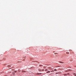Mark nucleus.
I'll list each match as a JSON object with an SVG mask.
<instances>
[{
	"label": "nucleus",
	"instance_id": "11",
	"mask_svg": "<svg viewBox=\"0 0 76 76\" xmlns=\"http://www.w3.org/2000/svg\"><path fill=\"white\" fill-rule=\"evenodd\" d=\"M58 73H59L57 72L56 73V74L57 75V74H58Z\"/></svg>",
	"mask_w": 76,
	"mask_h": 76
},
{
	"label": "nucleus",
	"instance_id": "15",
	"mask_svg": "<svg viewBox=\"0 0 76 76\" xmlns=\"http://www.w3.org/2000/svg\"><path fill=\"white\" fill-rule=\"evenodd\" d=\"M17 72V71H15V72Z\"/></svg>",
	"mask_w": 76,
	"mask_h": 76
},
{
	"label": "nucleus",
	"instance_id": "13",
	"mask_svg": "<svg viewBox=\"0 0 76 76\" xmlns=\"http://www.w3.org/2000/svg\"><path fill=\"white\" fill-rule=\"evenodd\" d=\"M22 72H25V71H22Z\"/></svg>",
	"mask_w": 76,
	"mask_h": 76
},
{
	"label": "nucleus",
	"instance_id": "5",
	"mask_svg": "<svg viewBox=\"0 0 76 76\" xmlns=\"http://www.w3.org/2000/svg\"><path fill=\"white\" fill-rule=\"evenodd\" d=\"M47 73H50V71H48L47 72H46Z\"/></svg>",
	"mask_w": 76,
	"mask_h": 76
},
{
	"label": "nucleus",
	"instance_id": "6",
	"mask_svg": "<svg viewBox=\"0 0 76 76\" xmlns=\"http://www.w3.org/2000/svg\"><path fill=\"white\" fill-rule=\"evenodd\" d=\"M66 54H69V52H66Z\"/></svg>",
	"mask_w": 76,
	"mask_h": 76
},
{
	"label": "nucleus",
	"instance_id": "12",
	"mask_svg": "<svg viewBox=\"0 0 76 76\" xmlns=\"http://www.w3.org/2000/svg\"><path fill=\"white\" fill-rule=\"evenodd\" d=\"M12 74H13V75H15V73H14V72H13V73H12Z\"/></svg>",
	"mask_w": 76,
	"mask_h": 76
},
{
	"label": "nucleus",
	"instance_id": "7",
	"mask_svg": "<svg viewBox=\"0 0 76 76\" xmlns=\"http://www.w3.org/2000/svg\"><path fill=\"white\" fill-rule=\"evenodd\" d=\"M39 72H40V71H41V69H39Z\"/></svg>",
	"mask_w": 76,
	"mask_h": 76
},
{
	"label": "nucleus",
	"instance_id": "2",
	"mask_svg": "<svg viewBox=\"0 0 76 76\" xmlns=\"http://www.w3.org/2000/svg\"><path fill=\"white\" fill-rule=\"evenodd\" d=\"M59 62L60 63H64V62H62L61 61H59Z\"/></svg>",
	"mask_w": 76,
	"mask_h": 76
},
{
	"label": "nucleus",
	"instance_id": "1",
	"mask_svg": "<svg viewBox=\"0 0 76 76\" xmlns=\"http://www.w3.org/2000/svg\"><path fill=\"white\" fill-rule=\"evenodd\" d=\"M48 69L49 70H51V67H49L48 68Z\"/></svg>",
	"mask_w": 76,
	"mask_h": 76
},
{
	"label": "nucleus",
	"instance_id": "4",
	"mask_svg": "<svg viewBox=\"0 0 76 76\" xmlns=\"http://www.w3.org/2000/svg\"><path fill=\"white\" fill-rule=\"evenodd\" d=\"M73 75H74L75 76H76V73H74L73 74Z\"/></svg>",
	"mask_w": 76,
	"mask_h": 76
},
{
	"label": "nucleus",
	"instance_id": "18",
	"mask_svg": "<svg viewBox=\"0 0 76 76\" xmlns=\"http://www.w3.org/2000/svg\"><path fill=\"white\" fill-rule=\"evenodd\" d=\"M51 72H53L52 71H51Z\"/></svg>",
	"mask_w": 76,
	"mask_h": 76
},
{
	"label": "nucleus",
	"instance_id": "14",
	"mask_svg": "<svg viewBox=\"0 0 76 76\" xmlns=\"http://www.w3.org/2000/svg\"><path fill=\"white\" fill-rule=\"evenodd\" d=\"M42 66V65H40V66Z\"/></svg>",
	"mask_w": 76,
	"mask_h": 76
},
{
	"label": "nucleus",
	"instance_id": "10",
	"mask_svg": "<svg viewBox=\"0 0 76 76\" xmlns=\"http://www.w3.org/2000/svg\"><path fill=\"white\" fill-rule=\"evenodd\" d=\"M37 75H41V73L39 74V73H37Z\"/></svg>",
	"mask_w": 76,
	"mask_h": 76
},
{
	"label": "nucleus",
	"instance_id": "19",
	"mask_svg": "<svg viewBox=\"0 0 76 76\" xmlns=\"http://www.w3.org/2000/svg\"><path fill=\"white\" fill-rule=\"evenodd\" d=\"M57 54V53H55V54Z\"/></svg>",
	"mask_w": 76,
	"mask_h": 76
},
{
	"label": "nucleus",
	"instance_id": "8",
	"mask_svg": "<svg viewBox=\"0 0 76 76\" xmlns=\"http://www.w3.org/2000/svg\"><path fill=\"white\" fill-rule=\"evenodd\" d=\"M48 71V69H46L45 70V71Z\"/></svg>",
	"mask_w": 76,
	"mask_h": 76
},
{
	"label": "nucleus",
	"instance_id": "16",
	"mask_svg": "<svg viewBox=\"0 0 76 76\" xmlns=\"http://www.w3.org/2000/svg\"><path fill=\"white\" fill-rule=\"evenodd\" d=\"M70 70V69H69L68 71H69V70Z\"/></svg>",
	"mask_w": 76,
	"mask_h": 76
},
{
	"label": "nucleus",
	"instance_id": "9",
	"mask_svg": "<svg viewBox=\"0 0 76 76\" xmlns=\"http://www.w3.org/2000/svg\"><path fill=\"white\" fill-rule=\"evenodd\" d=\"M8 67H10V65H8Z\"/></svg>",
	"mask_w": 76,
	"mask_h": 76
},
{
	"label": "nucleus",
	"instance_id": "17",
	"mask_svg": "<svg viewBox=\"0 0 76 76\" xmlns=\"http://www.w3.org/2000/svg\"><path fill=\"white\" fill-rule=\"evenodd\" d=\"M52 72H54V71L53 70H52Z\"/></svg>",
	"mask_w": 76,
	"mask_h": 76
},
{
	"label": "nucleus",
	"instance_id": "20",
	"mask_svg": "<svg viewBox=\"0 0 76 76\" xmlns=\"http://www.w3.org/2000/svg\"><path fill=\"white\" fill-rule=\"evenodd\" d=\"M66 72H67V71H66Z\"/></svg>",
	"mask_w": 76,
	"mask_h": 76
},
{
	"label": "nucleus",
	"instance_id": "21",
	"mask_svg": "<svg viewBox=\"0 0 76 76\" xmlns=\"http://www.w3.org/2000/svg\"><path fill=\"white\" fill-rule=\"evenodd\" d=\"M42 71H43V70H42Z\"/></svg>",
	"mask_w": 76,
	"mask_h": 76
},
{
	"label": "nucleus",
	"instance_id": "3",
	"mask_svg": "<svg viewBox=\"0 0 76 76\" xmlns=\"http://www.w3.org/2000/svg\"><path fill=\"white\" fill-rule=\"evenodd\" d=\"M54 71H57V69H54Z\"/></svg>",
	"mask_w": 76,
	"mask_h": 76
}]
</instances>
